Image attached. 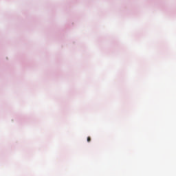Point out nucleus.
<instances>
[{
  "instance_id": "f257e3e1",
  "label": "nucleus",
  "mask_w": 176,
  "mask_h": 176,
  "mask_svg": "<svg viewBox=\"0 0 176 176\" xmlns=\"http://www.w3.org/2000/svg\"><path fill=\"white\" fill-rule=\"evenodd\" d=\"M91 141V138L90 137L87 138V142H90Z\"/></svg>"
}]
</instances>
